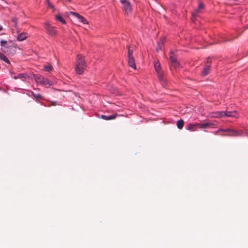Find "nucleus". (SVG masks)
<instances>
[{
	"label": "nucleus",
	"mask_w": 248,
	"mask_h": 248,
	"mask_svg": "<svg viewBox=\"0 0 248 248\" xmlns=\"http://www.w3.org/2000/svg\"><path fill=\"white\" fill-rule=\"evenodd\" d=\"M86 67V63L82 56H77V63L75 67L76 72L78 74H82Z\"/></svg>",
	"instance_id": "nucleus-1"
},
{
	"label": "nucleus",
	"mask_w": 248,
	"mask_h": 248,
	"mask_svg": "<svg viewBox=\"0 0 248 248\" xmlns=\"http://www.w3.org/2000/svg\"><path fill=\"white\" fill-rule=\"evenodd\" d=\"M34 79L35 81L39 83L46 85H52V82L50 81L48 78H45L43 77L41 75H36L34 77Z\"/></svg>",
	"instance_id": "nucleus-2"
},
{
	"label": "nucleus",
	"mask_w": 248,
	"mask_h": 248,
	"mask_svg": "<svg viewBox=\"0 0 248 248\" xmlns=\"http://www.w3.org/2000/svg\"><path fill=\"white\" fill-rule=\"evenodd\" d=\"M154 66L160 81L162 82V83H166V79L163 77V72L160 70L159 63L158 62H155Z\"/></svg>",
	"instance_id": "nucleus-3"
},
{
	"label": "nucleus",
	"mask_w": 248,
	"mask_h": 248,
	"mask_svg": "<svg viewBox=\"0 0 248 248\" xmlns=\"http://www.w3.org/2000/svg\"><path fill=\"white\" fill-rule=\"evenodd\" d=\"M45 28L47 31L48 33L50 35H54L56 33V31L54 27L51 26L48 24H46Z\"/></svg>",
	"instance_id": "nucleus-4"
},
{
	"label": "nucleus",
	"mask_w": 248,
	"mask_h": 248,
	"mask_svg": "<svg viewBox=\"0 0 248 248\" xmlns=\"http://www.w3.org/2000/svg\"><path fill=\"white\" fill-rule=\"evenodd\" d=\"M71 14L74 15L76 17H77L79 20L80 22H82L83 24H88V22L87 20L82 16H80L77 13L75 12H71Z\"/></svg>",
	"instance_id": "nucleus-5"
},
{
	"label": "nucleus",
	"mask_w": 248,
	"mask_h": 248,
	"mask_svg": "<svg viewBox=\"0 0 248 248\" xmlns=\"http://www.w3.org/2000/svg\"><path fill=\"white\" fill-rule=\"evenodd\" d=\"M213 125L214 124L212 123H198V127L200 129H206L209 127H212Z\"/></svg>",
	"instance_id": "nucleus-6"
},
{
	"label": "nucleus",
	"mask_w": 248,
	"mask_h": 248,
	"mask_svg": "<svg viewBox=\"0 0 248 248\" xmlns=\"http://www.w3.org/2000/svg\"><path fill=\"white\" fill-rule=\"evenodd\" d=\"M197 127H198V123L189 124L186 126V128L188 130L195 131L197 130L196 128Z\"/></svg>",
	"instance_id": "nucleus-7"
},
{
	"label": "nucleus",
	"mask_w": 248,
	"mask_h": 248,
	"mask_svg": "<svg viewBox=\"0 0 248 248\" xmlns=\"http://www.w3.org/2000/svg\"><path fill=\"white\" fill-rule=\"evenodd\" d=\"M123 10L125 13L127 14L131 11V6L129 1L125 2V3L123 4Z\"/></svg>",
	"instance_id": "nucleus-8"
},
{
	"label": "nucleus",
	"mask_w": 248,
	"mask_h": 248,
	"mask_svg": "<svg viewBox=\"0 0 248 248\" xmlns=\"http://www.w3.org/2000/svg\"><path fill=\"white\" fill-rule=\"evenodd\" d=\"M128 63L129 66L134 69H136V66L134 57L133 56L128 57Z\"/></svg>",
	"instance_id": "nucleus-9"
},
{
	"label": "nucleus",
	"mask_w": 248,
	"mask_h": 248,
	"mask_svg": "<svg viewBox=\"0 0 248 248\" xmlns=\"http://www.w3.org/2000/svg\"><path fill=\"white\" fill-rule=\"evenodd\" d=\"M29 78V76L27 74L25 73H21L15 76L13 78L15 79H21L24 80L25 79H26L27 78Z\"/></svg>",
	"instance_id": "nucleus-10"
},
{
	"label": "nucleus",
	"mask_w": 248,
	"mask_h": 248,
	"mask_svg": "<svg viewBox=\"0 0 248 248\" xmlns=\"http://www.w3.org/2000/svg\"><path fill=\"white\" fill-rule=\"evenodd\" d=\"M237 112L236 111H225V116L230 117H237Z\"/></svg>",
	"instance_id": "nucleus-11"
},
{
	"label": "nucleus",
	"mask_w": 248,
	"mask_h": 248,
	"mask_svg": "<svg viewBox=\"0 0 248 248\" xmlns=\"http://www.w3.org/2000/svg\"><path fill=\"white\" fill-rule=\"evenodd\" d=\"M117 115L116 114L109 115V116L102 115H101L100 118H101L105 120H113V119H115Z\"/></svg>",
	"instance_id": "nucleus-12"
},
{
	"label": "nucleus",
	"mask_w": 248,
	"mask_h": 248,
	"mask_svg": "<svg viewBox=\"0 0 248 248\" xmlns=\"http://www.w3.org/2000/svg\"><path fill=\"white\" fill-rule=\"evenodd\" d=\"M210 65L206 64L202 71V74L203 76L207 75L209 72Z\"/></svg>",
	"instance_id": "nucleus-13"
},
{
	"label": "nucleus",
	"mask_w": 248,
	"mask_h": 248,
	"mask_svg": "<svg viewBox=\"0 0 248 248\" xmlns=\"http://www.w3.org/2000/svg\"><path fill=\"white\" fill-rule=\"evenodd\" d=\"M28 37V34L25 32H22L19 34L17 36V40L20 41H22L26 39Z\"/></svg>",
	"instance_id": "nucleus-14"
},
{
	"label": "nucleus",
	"mask_w": 248,
	"mask_h": 248,
	"mask_svg": "<svg viewBox=\"0 0 248 248\" xmlns=\"http://www.w3.org/2000/svg\"><path fill=\"white\" fill-rule=\"evenodd\" d=\"M170 61L171 63V66H173L174 68H176L178 66V63L176 59L172 56H170Z\"/></svg>",
	"instance_id": "nucleus-15"
},
{
	"label": "nucleus",
	"mask_w": 248,
	"mask_h": 248,
	"mask_svg": "<svg viewBox=\"0 0 248 248\" xmlns=\"http://www.w3.org/2000/svg\"><path fill=\"white\" fill-rule=\"evenodd\" d=\"M240 134V132L234 129H231L229 132V134L227 135L229 136H236L239 135Z\"/></svg>",
	"instance_id": "nucleus-16"
},
{
	"label": "nucleus",
	"mask_w": 248,
	"mask_h": 248,
	"mask_svg": "<svg viewBox=\"0 0 248 248\" xmlns=\"http://www.w3.org/2000/svg\"><path fill=\"white\" fill-rule=\"evenodd\" d=\"M1 46V50L3 52L5 53H8L9 52V49L10 48V46H8L7 44Z\"/></svg>",
	"instance_id": "nucleus-17"
},
{
	"label": "nucleus",
	"mask_w": 248,
	"mask_h": 248,
	"mask_svg": "<svg viewBox=\"0 0 248 248\" xmlns=\"http://www.w3.org/2000/svg\"><path fill=\"white\" fill-rule=\"evenodd\" d=\"M200 10L197 8L196 9L192 14V20L194 21L196 17L198 16V14L200 13Z\"/></svg>",
	"instance_id": "nucleus-18"
},
{
	"label": "nucleus",
	"mask_w": 248,
	"mask_h": 248,
	"mask_svg": "<svg viewBox=\"0 0 248 248\" xmlns=\"http://www.w3.org/2000/svg\"><path fill=\"white\" fill-rule=\"evenodd\" d=\"M0 59L3 60L7 63H10V61L1 52H0Z\"/></svg>",
	"instance_id": "nucleus-19"
},
{
	"label": "nucleus",
	"mask_w": 248,
	"mask_h": 248,
	"mask_svg": "<svg viewBox=\"0 0 248 248\" xmlns=\"http://www.w3.org/2000/svg\"><path fill=\"white\" fill-rule=\"evenodd\" d=\"M55 17H56V19L57 20H59V21H60L62 24H65L66 23V21H65V20L62 18V17L60 15H56Z\"/></svg>",
	"instance_id": "nucleus-20"
},
{
	"label": "nucleus",
	"mask_w": 248,
	"mask_h": 248,
	"mask_svg": "<svg viewBox=\"0 0 248 248\" xmlns=\"http://www.w3.org/2000/svg\"><path fill=\"white\" fill-rule=\"evenodd\" d=\"M177 126L178 128L181 129L184 126V121L181 119L177 122Z\"/></svg>",
	"instance_id": "nucleus-21"
},
{
	"label": "nucleus",
	"mask_w": 248,
	"mask_h": 248,
	"mask_svg": "<svg viewBox=\"0 0 248 248\" xmlns=\"http://www.w3.org/2000/svg\"><path fill=\"white\" fill-rule=\"evenodd\" d=\"M215 117L217 118L225 116V111H218L216 113Z\"/></svg>",
	"instance_id": "nucleus-22"
},
{
	"label": "nucleus",
	"mask_w": 248,
	"mask_h": 248,
	"mask_svg": "<svg viewBox=\"0 0 248 248\" xmlns=\"http://www.w3.org/2000/svg\"><path fill=\"white\" fill-rule=\"evenodd\" d=\"M164 45V43L163 41H160L158 43L157 46L156 47V51H158L159 50H161L163 46Z\"/></svg>",
	"instance_id": "nucleus-23"
},
{
	"label": "nucleus",
	"mask_w": 248,
	"mask_h": 248,
	"mask_svg": "<svg viewBox=\"0 0 248 248\" xmlns=\"http://www.w3.org/2000/svg\"><path fill=\"white\" fill-rule=\"evenodd\" d=\"M44 68L45 71L49 72L52 70L53 67L51 65H47L45 66L44 67Z\"/></svg>",
	"instance_id": "nucleus-24"
},
{
	"label": "nucleus",
	"mask_w": 248,
	"mask_h": 248,
	"mask_svg": "<svg viewBox=\"0 0 248 248\" xmlns=\"http://www.w3.org/2000/svg\"><path fill=\"white\" fill-rule=\"evenodd\" d=\"M133 56V50L131 49V46H129L128 50V57H132Z\"/></svg>",
	"instance_id": "nucleus-25"
},
{
	"label": "nucleus",
	"mask_w": 248,
	"mask_h": 248,
	"mask_svg": "<svg viewBox=\"0 0 248 248\" xmlns=\"http://www.w3.org/2000/svg\"><path fill=\"white\" fill-rule=\"evenodd\" d=\"M32 95L34 97L36 98H40V99H42V97L41 96V95L39 94H35V93H34L33 92H31Z\"/></svg>",
	"instance_id": "nucleus-26"
},
{
	"label": "nucleus",
	"mask_w": 248,
	"mask_h": 248,
	"mask_svg": "<svg viewBox=\"0 0 248 248\" xmlns=\"http://www.w3.org/2000/svg\"><path fill=\"white\" fill-rule=\"evenodd\" d=\"M231 131V129L227 128V129H222L220 128L218 130V131H223V132H230Z\"/></svg>",
	"instance_id": "nucleus-27"
},
{
	"label": "nucleus",
	"mask_w": 248,
	"mask_h": 248,
	"mask_svg": "<svg viewBox=\"0 0 248 248\" xmlns=\"http://www.w3.org/2000/svg\"><path fill=\"white\" fill-rule=\"evenodd\" d=\"M198 8L201 10L202 9H203L204 8V5L202 3H200L198 5Z\"/></svg>",
	"instance_id": "nucleus-28"
},
{
	"label": "nucleus",
	"mask_w": 248,
	"mask_h": 248,
	"mask_svg": "<svg viewBox=\"0 0 248 248\" xmlns=\"http://www.w3.org/2000/svg\"><path fill=\"white\" fill-rule=\"evenodd\" d=\"M51 104L50 105H48L49 107L51 106H56V105H60V104H58V103L56 101H51L50 102Z\"/></svg>",
	"instance_id": "nucleus-29"
},
{
	"label": "nucleus",
	"mask_w": 248,
	"mask_h": 248,
	"mask_svg": "<svg viewBox=\"0 0 248 248\" xmlns=\"http://www.w3.org/2000/svg\"><path fill=\"white\" fill-rule=\"evenodd\" d=\"M0 43L1 46H3V45L7 44V41L5 40H2L0 41Z\"/></svg>",
	"instance_id": "nucleus-30"
},
{
	"label": "nucleus",
	"mask_w": 248,
	"mask_h": 248,
	"mask_svg": "<svg viewBox=\"0 0 248 248\" xmlns=\"http://www.w3.org/2000/svg\"><path fill=\"white\" fill-rule=\"evenodd\" d=\"M206 62H207V64L210 65V63H211V61L210 60V58H209L207 60Z\"/></svg>",
	"instance_id": "nucleus-31"
},
{
	"label": "nucleus",
	"mask_w": 248,
	"mask_h": 248,
	"mask_svg": "<svg viewBox=\"0 0 248 248\" xmlns=\"http://www.w3.org/2000/svg\"><path fill=\"white\" fill-rule=\"evenodd\" d=\"M121 3L124 4L125 2H127L128 1L126 0H120Z\"/></svg>",
	"instance_id": "nucleus-32"
},
{
	"label": "nucleus",
	"mask_w": 248,
	"mask_h": 248,
	"mask_svg": "<svg viewBox=\"0 0 248 248\" xmlns=\"http://www.w3.org/2000/svg\"><path fill=\"white\" fill-rule=\"evenodd\" d=\"M47 0V3H48V6H50V7H52V8H53V6L51 5V4L50 3V2L49 1V0Z\"/></svg>",
	"instance_id": "nucleus-33"
},
{
	"label": "nucleus",
	"mask_w": 248,
	"mask_h": 248,
	"mask_svg": "<svg viewBox=\"0 0 248 248\" xmlns=\"http://www.w3.org/2000/svg\"><path fill=\"white\" fill-rule=\"evenodd\" d=\"M2 27L0 25V31L2 30Z\"/></svg>",
	"instance_id": "nucleus-34"
},
{
	"label": "nucleus",
	"mask_w": 248,
	"mask_h": 248,
	"mask_svg": "<svg viewBox=\"0 0 248 248\" xmlns=\"http://www.w3.org/2000/svg\"><path fill=\"white\" fill-rule=\"evenodd\" d=\"M218 132L219 131H218V130L217 131L215 132V134L217 135Z\"/></svg>",
	"instance_id": "nucleus-35"
},
{
	"label": "nucleus",
	"mask_w": 248,
	"mask_h": 248,
	"mask_svg": "<svg viewBox=\"0 0 248 248\" xmlns=\"http://www.w3.org/2000/svg\"><path fill=\"white\" fill-rule=\"evenodd\" d=\"M66 1H68V2H70L71 1V0H65Z\"/></svg>",
	"instance_id": "nucleus-36"
}]
</instances>
